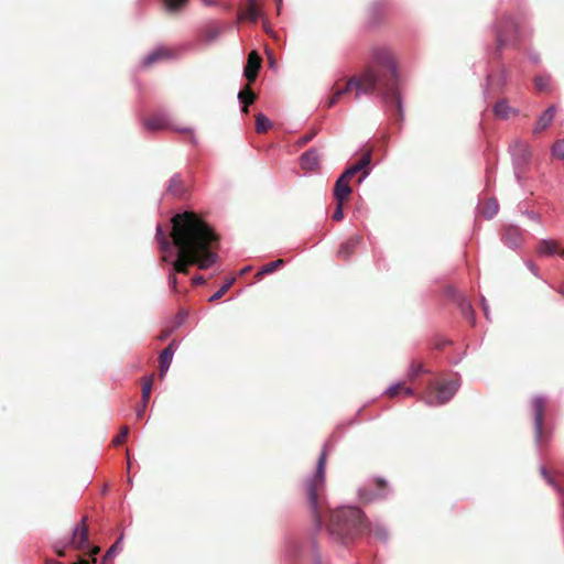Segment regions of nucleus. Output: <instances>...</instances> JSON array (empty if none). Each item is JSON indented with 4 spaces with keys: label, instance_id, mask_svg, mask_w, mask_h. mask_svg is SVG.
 Masks as SVG:
<instances>
[{
    "label": "nucleus",
    "instance_id": "09e8293b",
    "mask_svg": "<svg viewBox=\"0 0 564 564\" xmlns=\"http://www.w3.org/2000/svg\"><path fill=\"white\" fill-rule=\"evenodd\" d=\"M490 80H491V76L487 75L486 84H485V86L482 88V95H484L485 99H488V97H489V83H490Z\"/></svg>",
    "mask_w": 564,
    "mask_h": 564
},
{
    "label": "nucleus",
    "instance_id": "774afa93",
    "mask_svg": "<svg viewBox=\"0 0 564 564\" xmlns=\"http://www.w3.org/2000/svg\"><path fill=\"white\" fill-rule=\"evenodd\" d=\"M77 564H89V562L84 558H80Z\"/></svg>",
    "mask_w": 564,
    "mask_h": 564
},
{
    "label": "nucleus",
    "instance_id": "bf43d9fd",
    "mask_svg": "<svg viewBox=\"0 0 564 564\" xmlns=\"http://www.w3.org/2000/svg\"><path fill=\"white\" fill-rule=\"evenodd\" d=\"M203 3L205 6H208V7H212V6H217V1L216 0H202Z\"/></svg>",
    "mask_w": 564,
    "mask_h": 564
},
{
    "label": "nucleus",
    "instance_id": "4be33fe9",
    "mask_svg": "<svg viewBox=\"0 0 564 564\" xmlns=\"http://www.w3.org/2000/svg\"><path fill=\"white\" fill-rule=\"evenodd\" d=\"M319 165V155L316 149L312 148L301 155V166L304 170L313 171Z\"/></svg>",
    "mask_w": 564,
    "mask_h": 564
},
{
    "label": "nucleus",
    "instance_id": "72a5a7b5",
    "mask_svg": "<svg viewBox=\"0 0 564 564\" xmlns=\"http://www.w3.org/2000/svg\"><path fill=\"white\" fill-rule=\"evenodd\" d=\"M429 373L430 370L425 369L422 364H415L412 361L409 366L406 377L409 380L415 379L420 373Z\"/></svg>",
    "mask_w": 564,
    "mask_h": 564
},
{
    "label": "nucleus",
    "instance_id": "0e129e2a",
    "mask_svg": "<svg viewBox=\"0 0 564 564\" xmlns=\"http://www.w3.org/2000/svg\"><path fill=\"white\" fill-rule=\"evenodd\" d=\"M377 484H378L379 487H382V486L386 485V481L383 479H381V478H378L377 479Z\"/></svg>",
    "mask_w": 564,
    "mask_h": 564
},
{
    "label": "nucleus",
    "instance_id": "f257e3e1",
    "mask_svg": "<svg viewBox=\"0 0 564 564\" xmlns=\"http://www.w3.org/2000/svg\"><path fill=\"white\" fill-rule=\"evenodd\" d=\"M173 253L163 254L162 260L172 265L175 273H187V267L197 261V251L208 247L214 231L199 217L191 212L176 214L172 218Z\"/></svg>",
    "mask_w": 564,
    "mask_h": 564
},
{
    "label": "nucleus",
    "instance_id": "3c124183",
    "mask_svg": "<svg viewBox=\"0 0 564 564\" xmlns=\"http://www.w3.org/2000/svg\"><path fill=\"white\" fill-rule=\"evenodd\" d=\"M524 214H525V216H527L529 219H531V220H533V221L540 223V220H541L540 215H539V214H536L535 212L527 210Z\"/></svg>",
    "mask_w": 564,
    "mask_h": 564
},
{
    "label": "nucleus",
    "instance_id": "13d9d810",
    "mask_svg": "<svg viewBox=\"0 0 564 564\" xmlns=\"http://www.w3.org/2000/svg\"><path fill=\"white\" fill-rule=\"evenodd\" d=\"M205 282V279L202 275L195 276L193 279V283L195 284H203Z\"/></svg>",
    "mask_w": 564,
    "mask_h": 564
},
{
    "label": "nucleus",
    "instance_id": "4d7b16f0",
    "mask_svg": "<svg viewBox=\"0 0 564 564\" xmlns=\"http://www.w3.org/2000/svg\"><path fill=\"white\" fill-rule=\"evenodd\" d=\"M447 344H449V341H448V340H446V339L440 340V341H437V343H436V348H437V349H442V348H443V347H445Z\"/></svg>",
    "mask_w": 564,
    "mask_h": 564
},
{
    "label": "nucleus",
    "instance_id": "a19ab883",
    "mask_svg": "<svg viewBox=\"0 0 564 564\" xmlns=\"http://www.w3.org/2000/svg\"><path fill=\"white\" fill-rule=\"evenodd\" d=\"M128 434H129V427L128 426H123L121 429L120 433L113 438V441H112L113 445L121 444L126 440Z\"/></svg>",
    "mask_w": 564,
    "mask_h": 564
},
{
    "label": "nucleus",
    "instance_id": "39448f33",
    "mask_svg": "<svg viewBox=\"0 0 564 564\" xmlns=\"http://www.w3.org/2000/svg\"><path fill=\"white\" fill-rule=\"evenodd\" d=\"M143 127L148 131H158V130H164V129H171L174 131H178L182 133L188 132L193 133V130L191 128H181L173 123L172 117L169 112L165 110H159L151 115L149 118H147L143 121ZM191 140L194 144L197 143V139L194 134L191 135Z\"/></svg>",
    "mask_w": 564,
    "mask_h": 564
},
{
    "label": "nucleus",
    "instance_id": "c85d7f7f",
    "mask_svg": "<svg viewBox=\"0 0 564 564\" xmlns=\"http://www.w3.org/2000/svg\"><path fill=\"white\" fill-rule=\"evenodd\" d=\"M354 85H356V80L349 79L344 88L337 89L335 91L334 96L325 102V106L327 108H332L333 106H335L341 96H344L346 93L352 89Z\"/></svg>",
    "mask_w": 564,
    "mask_h": 564
},
{
    "label": "nucleus",
    "instance_id": "473e14b6",
    "mask_svg": "<svg viewBox=\"0 0 564 564\" xmlns=\"http://www.w3.org/2000/svg\"><path fill=\"white\" fill-rule=\"evenodd\" d=\"M284 265V261L282 259H278L275 261L269 262L260 268V270L257 273V276L260 278L264 274H269L274 272L278 268H281Z\"/></svg>",
    "mask_w": 564,
    "mask_h": 564
},
{
    "label": "nucleus",
    "instance_id": "7c9ffc66",
    "mask_svg": "<svg viewBox=\"0 0 564 564\" xmlns=\"http://www.w3.org/2000/svg\"><path fill=\"white\" fill-rule=\"evenodd\" d=\"M122 541L123 534H121L118 540L107 550L106 554L101 558L102 564H106L110 558L116 556L121 551Z\"/></svg>",
    "mask_w": 564,
    "mask_h": 564
},
{
    "label": "nucleus",
    "instance_id": "ea45409f",
    "mask_svg": "<svg viewBox=\"0 0 564 564\" xmlns=\"http://www.w3.org/2000/svg\"><path fill=\"white\" fill-rule=\"evenodd\" d=\"M549 84H550V76L549 75L536 76L534 78L535 88L538 90H540V91H543V90L547 89Z\"/></svg>",
    "mask_w": 564,
    "mask_h": 564
},
{
    "label": "nucleus",
    "instance_id": "f8f14e48",
    "mask_svg": "<svg viewBox=\"0 0 564 564\" xmlns=\"http://www.w3.org/2000/svg\"><path fill=\"white\" fill-rule=\"evenodd\" d=\"M87 517H84L82 521L76 524L72 532L70 542L78 550H84L89 547L88 543V528H87Z\"/></svg>",
    "mask_w": 564,
    "mask_h": 564
},
{
    "label": "nucleus",
    "instance_id": "2f4dec72",
    "mask_svg": "<svg viewBox=\"0 0 564 564\" xmlns=\"http://www.w3.org/2000/svg\"><path fill=\"white\" fill-rule=\"evenodd\" d=\"M498 210H499V205H498L497 199L496 198H491L485 205V207L482 209V215L487 219H491V218H494L497 215Z\"/></svg>",
    "mask_w": 564,
    "mask_h": 564
},
{
    "label": "nucleus",
    "instance_id": "052dcab7",
    "mask_svg": "<svg viewBox=\"0 0 564 564\" xmlns=\"http://www.w3.org/2000/svg\"><path fill=\"white\" fill-rule=\"evenodd\" d=\"M251 270V267L250 265H247L245 268H242L239 272L240 275H243L246 273H248L249 271Z\"/></svg>",
    "mask_w": 564,
    "mask_h": 564
},
{
    "label": "nucleus",
    "instance_id": "6ab92c4d",
    "mask_svg": "<svg viewBox=\"0 0 564 564\" xmlns=\"http://www.w3.org/2000/svg\"><path fill=\"white\" fill-rule=\"evenodd\" d=\"M177 345L175 340H172L169 346L163 349L160 354V375L164 376V373L169 370L172 359L174 357Z\"/></svg>",
    "mask_w": 564,
    "mask_h": 564
},
{
    "label": "nucleus",
    "instance_id": "680f3d73",
    "mask_svg": "<svg viewBox=\"0 0 564 564\" xmlns=\"http://www.w3.org/2000/svg\"><path fill=\"white\" fill-rule=\"evenodd\" d=\"M403 392L408 397L413 395V389L412 388H404Z\"/></svg>",
    "mask_w": 564,
    "mask_h": 564
},
{
    "label": "nucleus",
    "instance_id": "cd10ccee",
    "mask_svg": "<svg viewBox=\"0 0 564 564\" xmlns=\"http://www.w3.org/2000/svg\"><path fill=\"white\" fill-rule=\"evenodd\" d=\"M167 56H169V54L165 48L158 47L156 50L150 52L148 55L144 56V58L142 59V65L150 66V65L156 63L158 61H161Z\"/></svg>",
    "mask_w": 564,
    "mask_h": 564
},
{
    "label": "nucleus",
    "instance_id": "c9c22d12",
    "mask_svg": "<svg viewBox=\"0 0 564 564\" xmlns=\"http://www.w3.org/2000/svg\"><path fill=\"white\" fill-rule=\"evenodd\" d=\"M256 126L258 132H264L271 128L272 123L265 115L259 113L256 118Z\"/></svg>",
    "mask_w": 564,
    "mask_h": 564
},
{
    "label": "nucleus",
    "instance_id": "dca6fc26",
    "mask_svg": "<svg viewBox=\"0 0 564 564\" xmlns=\"http://www.w3.org/2000/svg\"><path fill=\"white\" fill-rule=\"evenodd\" d=\"M224 31H225V25L216 24L215 21L208 22L202 31L204 42L207 45L215 43L221 36Z\"/></svg>",
    "mask_w": 564,
    "mask_h": 564
},
{
    "label": "nucleus",
    "instance_id": "49530a36",
    "mask_svg": "<svg viewBox=\"0 0 564 564\" xmlns=\"http://www.w3.org/2000/svg\"><path fill=\"white\" fill-rule=\"evenodd\" d=\"M481 307H482L485 317L487 319H490L489 305H488L487 300L485 299V296H481Z\"/></svg>",
    "mask_w": 564,
    "mask_h": 564
},
{
    "label": "nucleus",
    "instance_id": "423d86ee",
    "mask_svg": "<svg viewBox=\"0 0 564 564\" xmlns=\"http://www.w3.org/2000/svg\"><path fill=\"white\" fill-rule=\"evenodd\" d=\"M511 158H512V165L514 171V176L517 178V182L521 184L523 173L529 165L530 159H531V151L528 143L516 140L509 148Z\"/></svg>",
    "mask_w": 564,
    "mask_h": 564
},
{
    "label": "nucleus",
    "instance_id": "8fccbe9b",
    "mask_svg": "<svg viewBox=\"0 0 564 564\" xmlns=\"http://www.w3.org/2000/svg\"><path fill=\"white\" fill-rule=\"evenodd\" d=\"M360 496L364 497L367 501H372L377 498H383L386 497V494L383 492H378V494H370L369 496H364L361 492H360Z\"/></svg>",
    "mask_w": 564,
    "mask_h": 564
},
{
    "label": "nucleus",
    "instance_id": "9b49d317",
    "mask_svg": "<svg viewBox=\"0 0 564 564\" xmlns=\"http://www.w3.org/2000/svg\"><path fill=\"white\" fill-rule=\"evenodd\" d=\"M370 162H371V153L366 152L365 154H362V156L360 158V160L358 162H356L355 164L347 167L343 172L341 176L349 180L351 176H354L358 173H361V176L359 178V182L361 183L370 174V171L367 170V166L370 164Z\"/></svg>",
    "mask_w": 564,
    "mask_h": 564
},
{
    "label": "nucleus",
    "instance_id": "0eeeda50",
    "mask_svg": "<svg viewBox=\"0 0 564 564\" xmlns=\"http://www.w3.org/2000/svg\"><path fill=\"white\" fill-rule=\"evenodd\" d=\"M518 34V25L513 18L508 15L505 18L502 25L497 28V52L503 50L511 43Z\"/></svg>",
    "mask_w": 564,
    "mask_h": 564
},
{
    "label": "nucleus",
    "instance_id": "864d4df0",
    "mask_svg": "<svg viewBox=\"0 0 564 564\" xmlns=\"http://www.w3.org/2000/svg\"><path fill=\"white\" fill-rule=\"evenodd\" d=\"M90 556H91V561L95 563L96 562V555L99 553L100 549L98 546H90Z\"/></svg>",
    "mask_w": 564,
    "mask_h": 564
},
{
    "label": "nucleus",
    "instance_id": "58836bf2",
    "mask_svg": "<svg viewBox=\"0 0 564 564\" xmlns=\"http://www.w3.org/2000/svg\"><path fill=\"white\" fill-rule=\"evenodd\" d=\"M551 153L554 158L558 160H564V139L557 140L553 144Z\"/></svg>",
    "mask_w": 564,
    "mask_h": 564
},
{
    "label": "nucleus",
    "instance_id": "e433bc0d",
    "mask_svg": "<svg viewBox=\"0 0 564 564\" xmlns=\"http://www.w3.org/2000/svg\"><path fill=\"white\" fill-rule=\"evenodd\" d=\"M187 1L188 0H164V6L169 12H176L183 8Z\"/></svg>",
    "mask_w": 564,
    "mask_h": 564
},
{
    "label": "nucleus",
    "instance_id": "de8ad7c7",
    "mask_svg": "<svg viewBox=\"0 0 564 564\" xmlns=\"http://www.w3.org/2000/svg\"><path fill=\"white\" fill-rule=\"evenodd\" d=\"M169 284L173 289V291H176L177 280L175 278V274L172 271H170V273H169Z\"/></svg>",
    "mask_w": 564,
    "mask_h": 564
},
{
    "label": "nucleus",
    "instance_id": "e2e57ef3",
    "mask_svg": "<svg viewBox=\"0 0 564 564\" xmlns=\"http://www.w3.org/2000/svg\"><path fill=\"white\" fill-rule=\"evenodd\" d=\"M185 316H186V313H184V314H180V315L177 316V319H178V321H177V325H181V324L184 322Z\"/></svg>",
    "mask_w": 564,
    "mask_h": 564
},
{
    "label": "nucleus",
    "instance_id": "69168bd1",
    "mask_svg": "<svg viewBox=\"0 0 564 564\" xmlns=\"http://www.w3.org/2000/svg\"><path fill=\"white\" fill-rule=\"evenodd\" d=\"M270 67L275 69L276 68V64H275V61L273 58L270 57Z\"/></svg>",
    "mask_w": 564,
    "mask_h": 564
},
{
    "label": "nucleus",
    "instance_id": "9d476101",
    "mask_svg": "<svg viewBox=\"0 0 564 564\" xmlns=\"http://www.w3.org/2000/svg\"><path fill=\"white\" fill-rule=\"evenodd\" d=\"M546 405L545 395H536L532 401L533 420H534V438L538 446L541 445L543 414Z\"/></svg>",
    "mask_w": 564,
    "mask_h": 564
},
{
    "label": "nucleus",
    "instance_id": "b1692460",
    "mask_svg": "<svg viewBox=\"0 0 564 564\" xmlns=\"http://www.w3.org/2000/svg\"><path fill=\"white\" fill-rule=\"evenodd\" d=\"M152 390V378H148L144 380L142 384V395H141V405L135 410V415L138 419L142 417L147 408V404L150 399Z\"/></svg>",
    "mask_w": 564,
    "mask_h": 564
},
{
    "label": "nucleus",
    "instance_id": "412c9836",
    "mask_svg": "<svg viewBox=\"0 0 564 564\" xmlns=\"http://www.w3.org/2000/svg\"><path fill=\"white\" fill-rule=\"evenodd\" d=\"M351 191L352 189H351L350 185L348 184V180L345 178L344 176L339 175V177L335 182L334 192H333V195H334V198L336 199V202H345V199L351 193Z\"/></svg>",
    "mask_w": 564,
    "mask_h": 564
},
{
    "label": "nucleus",
    "instance_id": "a878e982",
    "mask_svg": "<svg viewBox=\"0 0 564 564\" xmlns=\"http://www.w3.org/2000/svg\"><path fill=\"white\" fill-rule=\"evenodd\" d=\"M456 301H457V305H458L462 314L465 316V318L468 319L471 324H474L475 323V312H474L473 305L469 302V300L465 295L460 294V295H458Z\"/></svg>",
    "mask_w": 564,
    "mask_h": 564
},
{
    "label": "nucleus",
    "instance_id": "ddd939ff",
    "mask_svg": "<svg viewBox=\"0 0 564 564\" xmlns=\"http://www.w3.org/2000/svg\"><path fill=\"white\" fill-rule=\"evenodd\" d=\"M215 241H217V236L214 234V238L208 245V247L204 250L197 251V261L195 262V264H197L199 269L206 270L218 261V254L213 251H209V248L213 246Z\"/></svg>",
    "mask_w": 564,
    "mask_h": 564
},
{
    "label": "nucleus",
    "instance_id": "a211bd4d",
    "mask_svg": "<svg viewBox=\"0 0 564 564\" xmlns=\"http://www.w3.org/2000/svg\"><path fill=\"white\" fill-rule=\"evenodd\" d=\"M362 237L360 235H352L346 241H344L338 249V257L348 259L352 252L361 243Z\"/></svg>",
    "mask_w": 564,
    "mask_h": 564
},
{
    "label": "nucleus",
    "instance_id": "1a4fd4ad",
    "mask_svg": "<svg viewBox=\"0 0 564 564\" xmlns=\"http://www.w3.org/2000/svg\"><path fill=\"white\" fill-rule=\"evenodd\" d=\"M458 388L459 382L457 380L447 381L441 384L435 397L426 399L425 403L430 406L443 405L455 395Z\"/></svg>",
    "mask_w": 564,
    "mask_h": 564
},
{
    "label": "nucleus",
    "instance_id": "393cba45",
    "mask_svg": "<svg viewBox=\"0 0 564 564\" xmlns=\"http://www.w3.org/2000/svg\"><path fill=\"white\" fill-rule=\"evenodd\" d=\"M538 252L540 256H553L558 253L561 257H564V248L557 251V246L554 240L551 239H542L538 246Z\"/></svg>",
    "mask_w": 564,
    "mask_h": 564
},
{
    "label": "nucleus",
    "instance_id": "5701e85b",
    "mask_svg": "<svg viewBox=\"0 0 564 564\" xmlns=\"http://www.w3.org/2000/svg\"><path fill=\"white\" fill-rule=\"evenodd\" d=\"M166 192L174 197H182L185 194V186L181 178V174H174L169 181Z\"/></svg>",
    "mask_w": 564,
    "mask_h": 564
},
{
    "label": "nucleus",
    "instance_id": "4c0bfd02",
    "mask_svg": "<svg viewBox=\"0 0 564 564\" xmlns=\"http://www.w3.org/2000/svg\"><path fill=\"white\" fill-rule=\"evenodd\" d=\"M234 282L235 278L227 280L226 283L209 297V302L219 300L229 290Z\"/></svg>",
    "mask_w": 564,
    "mask_h": 564
},
{
    "label": "nucleus",
    "instance_id": "aec40b11",
    "mask_svg": "<svg viewBox=\"0 0 564 564\" xmlns=\"http://www.w3.org/2000/svg\"><path fill=\"white\" fill-rule=\"evenodd\" d=\"M494 115L499 119H509L511 115L518 116L519 110L511 107L507 99H501L497 101L492 108Z\"/></svg>",
    "mask_w": 564,
    "mask_h": 564
},
{
    "label": "nucleus",
    "instance_id": "6e6d98bb",
    "mask_svg": "<svg viewBox=\"0 0 564 564\" xmlns=\"http://www.w3.org/2000/svg\"><path fill=\"white\" fill-rule=\"evenodd\" d=\"M529 58H530V59H531V62H532V63H534V64L539 63V61H540V56H539V54H538V53H531V54L529 55Z\"/></svg>",
    "mask_w": 564,
    "mask_h": 564
},
{
    "label": "nucleus",
    "instance_id": "a18cd8bd",
    "mask_svg": "<svg viewBox=\"0 0 564 564\" xmlns=\"http://www.w3.org/2000/svg\"><path fill=\"white\" fill-rule=\"evenodd\" d=\"M316 135V132H311V133H307V134H304L302 135L299 140H297V144L299 145H304L308 142H311L314 137Z\"/></svg>",
    "mask_w": 564,
    "mask_h": 564
},
{
    "label": "nucleus",
    "instance_id": "20e7f679",
    "mask_svg": "<svg viewBox=\"0 0 564 564\" xmlns=\"http://www.w3.org/2000/svg\"><path fill=\"white\" fill-rule=\"evenodd\" d=\"M325 464H326V452L325 449L321 453L317 464L316 471L305 481V492L307 496L310 509L314 520V528L316 531H321L323 527L322 518V505L318 502L317 490L324 486L325 482Z\"/></svg>",
    "mask_w": 564,
    "mask_h": 564
},
{
    "label": "nucleus",
    "instance_id": "37998d69",
    "mask_svg": "<svg viewBox=\"0 0 564 564\" xmlns=\"http://www.w3.org/2000/svg\"><path fill=\"white\" fill-rule=\"evenodd\" d=\"M508 82V73L506 69H502L497 78V85L500 89H502Z\"/></svg>",
    "mask_w": 564,
    "mask_h": 564
},
{
    "label": "nucleus",
    "instance_id": "338daca9",
    "mask_svg": "<svg viewBox=\"0 0 564 564\" xmlns=\"http://www.w3.org/2000/svg\"><path fill=\"white\" fill-rule=\"evenodd\" d=\"M46 564H63V563H61V562H58L56 560H47Z\"/></svg>",
    "mask_w": 564,
    "mask_h": 564
},
{
    "label": "nucleus",
    "instance_id": "7ed1b4c3",
    "mask_svg": "<svg viewBox=\"0 0 564 564\" xmlns=\"http://www.w3.org/2000/svg\"><path fill=\"white\" fill-rule=\"evenodd\" d=\"M350 79L356 80V85H354L352 89L356 90L355 98L359 99L362 95H371L376 91H379L382 96V99L387 106L395 102L399 118L403 120V105L402 98L398 90V86L393 87V80L382 79V77L372 69H367L360 77H351Z\"/></svg>",
    "mask_w": 564,
    "mask_h": 564
},
{
    "label": "nucleus",
    "instance_id": "2eb2a0df",
    "mask_svg": "<svg viewBox=\"0 0 564 564\" xmlns=\"http://www.w3.org/2000/svg\"><path fill=\"white\" fill-rule=\"evenodd\" d=\"M261 65V58L256 51H252L247 61V65L243 70L245 77L249 83H253L258 76V70Z\"/></svg>",
    "mask_w": 564,
    "mask_h": 564
},
{
    "label": "nucleus",
    "instance_id": "5fc2aeb1",
    "mask_svg": "<svg viewBox=\"0 0 564 564\" xmlns=\"http://www.w3.org/2000/svg\"><path fill=\"white\" fill-rule=\"evenodd\" d=\"M527 267L529 268V270H530L534 275H538V271H536L538 269H536V265H535L533 262H531V261L527 262Z\"/></svg>",
    "mask_w": 564,
    "mask_h": 564
},
{
    "label": "nucleus",
    "instance_id": "6e6552de",
    "mask_svg": "<svg viewBox=\"0 0 564 564\" xmlns=\"http://www.w3.org/2000/svg\"><path fill=\"white\" fill-rule=\"evenodd\" d=\"M372 58L389 68L390 79L393 80V87L399 85L400 75L398 66L393 61L390 51L386 47H373L371 52Z\"/></svg>",
    "mask_w": 564,
    "mask_h": 564
},
{
    "label": "nucleus",
    "instance_id": "f704fd0d",
    "mask_svg": "<svg viewBox=\"0 0 564 564\" xmlns=\"http://www.w3.org/2000/svg\"><path fill=\"white\" fill-rule=\"evenodd\" d=\"M238 99L243 105V111H247L248 106L254 101L256 95L252 90L239 91Z\"/></svg>",
    "mask_w": 564,
    "mask_h": 564
},
{
    "label": "nucleus",
    "instance_id": "bb28decb",
    "mask_svg": "<svg viewBox=\"0 0 564 564\" xmlns=\"http://www.w3.org/2000/svg\"><path fill=\"white\" fill-rule=\"evenodd\" d=\"M155 238L159 242V246H160V249L161 251L164 252V254H167V253H173V250H175V247L173 245V241L170 242L167 240V238L165 237V234L161 227V225H158L156 226V232H155Z\"/></svg>",
    "mask_w": 564,
    "mask_h": 564
},
{
    "label": "nucleus",
    "instance_id": "f3484780",
    "mask_svg": "<svg viewBox=\"0 0 564 564\" xmlns=\"http://www.w3.org/2000/svg\"><path fill=\"white\" fill-rule=\"evenodd\" d=\"M556 112V107L554 105H551L547 107L538 118L536 123L533 128V133H540L541 131L545 130L550 127L552 123L554 116Z\"/></svg>",
    "mask_w": 564,
    "mask_h": 564
},
{
    "label": "nucleus",
    "instance_id": "c756f323",
    "mask_svg": "<svg viewBox=\"0 0 564 564\" xmlns=\"http://www.w3.org/2000/svg\"><path fill=\"white\" fill-rule=\"evenodd\" d=\"M243 15L252 22H257L260 19L261 10L258 8L256 0H248Z\"/></svg>",
    "mask_w": 564,
    "mask_h": 564
},
{
    "label": "nucleus",
    "instance_id": "f03ea898",
    "mask_svg": "<svg viewBox=\"0 0 564 564\" xmlns=\"http://www.w3.org/2000/svg\"><path fill=\"white\" fill-rule=\"evenodd\" d=\"M328 533L333 541L347 545L359 533H369L381 542L388 541V532L379 522L368 521L357 507H339L330 514Z\"/></svg>",
    "mask_w": 564,
    "mask_h": 564
},
{
    "label": "nucleus",
    "instance_id": "79ce46f5",
    "mask_svg": "<svg viewBox=\"0 0 564 564\" xmlns=\"http://www.w3.org/2000/svg\"><path fill=\"white\" fill-rule=\"evenodd\" d=\"M344 202H337V206L333 214V219L335 221H339L344 218V210H343Z\"/></svg>",
    "mask_w": 564,
    "mask_h": 564
},
{
    "label": "nucleus",
    "instance_id": "4468645a",
    "mask_svg": "<svg viewBox=\"0 0 564 564\" xmlns=\"http://www.w3.org/2000/svg\"><path fill=\"white\" fill-rule=\"evenodd\" d=\"M502 241L511 249L521 247L523 243L522 230L518 226H508L503 231Z\"/></svg>",
    "mask_w": 564,
    "mask_h": 564
},
{
    "label": "nucleus",
    "instance_id": "603ef678",
    "mask_svg": "<svg viewBox=\"0 0 564 564\" xmlns=\"http://www.w3.org/2000/svg\"><path fill=\"white\" fill-rule=\"evenodd\" d=\"M401 387V383L398 382V383H394L392 384L391 387H389L387 390H386V393L389 394L390 397H393L397 393V390Z\"/></svg>",
    "mask_w": 564,
    "mask_h": 564
},
{
    "label": "nucleus",
    "instance_id": "c03bdc74",
    "mask_svg": "<svg viewBox=\"0 0 564 564\" xmlns=\"http://www.w3.org/2000/svg\"><path fill=\"white\" fill-rule=\"evenodd\" d=\"M540 473H541L542 477L547 481V484H550L554 488H557L553 477L549 474V471H547V469L545 467L542 466L540 468Z\"/></svg>",
    "mask_w": 564,
    "mask_h": 564
}]
</instances>
